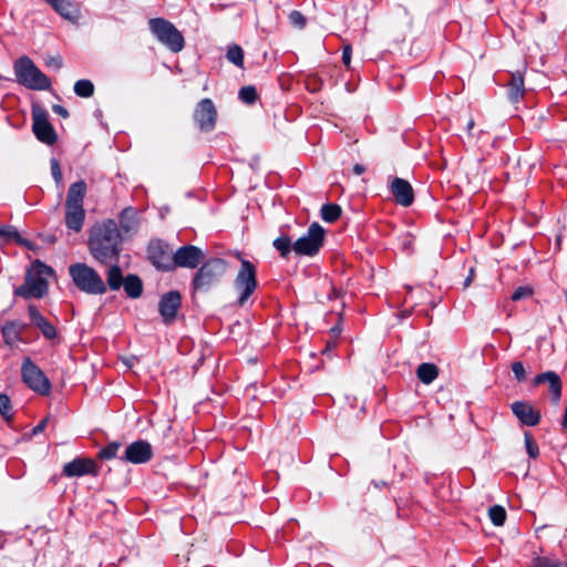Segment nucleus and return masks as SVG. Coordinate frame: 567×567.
Returning <instances> with one entry per match:
<instances>
[{
	"mask_svg": "<svg viewBox=\"0 0 567 567\" xmlns=\"http://www.w3.org/2000/svg\"><path fill=\"white\" fill-rule=\"evenodd\" d=\"M74 92L80 97H91L94 94V85L90 80H79L74 84Z\"/></svg>",
	"mask_w": 567,
	"mask_h": 567,
	"instance_id": "obj_31",
	"label": "nucleus"
},
{
	"mask_svg": "<svg viewBox=\"0 0 567 567\" xmlns=\"http://www.w3.org/2000/svg\"><path fill=\"white\" fill-rule=\"evenodd\" d=\"M547 382L548 391L551 395V402L558 405L561 396V380L559 375L554 371H547L535 377L534 384L539 385Z\"/></svg>",
	"mask_w": 567,
	"mask_h": 567,
	"instance_id": "obj_20",
	"label": "nucleus"
},
{
	"mask_svg": "<svg viewBox=\"0 0 567 567\" xmlns=\"http://www.w3.org/2000/svg\"><path fill=\"white\" fill-rule=\"evenodd\" d=\"M205 258L203 250L193 245L179 247L173 255L172 270L176 268H197Z\"/></svg>",
	"mask_w": 567,
	"mask_h": 567,
	"instance_id": "obj_12",
	"label": "nucleus"
},
{
	"mask_svg": "<svg viewBox=\"0 0 567 567\" xmlns=\"http://www.w3.org/2000/svg\"><path fill=\"white\" fill-rule=\"evenodd\" d=\"M324 241V229L318 223H312L307 233L298 238L292 246L298 256L312 257L317 255Z\"/></svg>",
	"mask_w": 567,
	"mask_h": 567,
	"instance_id": "obj_8",
	"label": "nucleus"
},
{
	"mask_svg": "<svg viewBox=\"0 0 567 567\" xmlns=\"http://www.w3.org/2000/svg\"><path fill=\"white\" fill-rule=\"evenodd\" d=\"M533 567H567V561L546 556H537L533 559Z\"/></svg>",
	"mask_w": 567,
	"mask_h": 567,
	"instance_id": "obj_33",
	"label": "nucleus"
},
{
	"mask_svg": "<svg viewBox=\"0 0 567 567\" xmlns=\"http://www.w3.org/2000/svg\"><path fill=\"white\" fill-rule=\"evenodd\" d=\"M45 65L48 68H53L55 70H60L63 66V60L60 55L49 56L45 60Z\"/></svg>",
	"mask_w": 567,
	"mask_h": 567,
	"instance_id": "obj_43",
	"label": "nucleus"
},
{
	"mask_svg": "<svg viewBox=\"0 0 567 567\" xmlns=\"http://www.w3.org/2000/svg\"><path fill=\"white\" fill-rule=\"evenodd\" d=\"M175 251L169 245L162 240H152L147 248L148 258L152 264L161 270L172 271V259Z\"/></svg>",
	"mask_w": 567,
	"mask_h": 567,
	"instance_id": "obj_14",
	"label": "nucleus"
},
{
	"mask_svg": "<svg viewBox=\"0 0 567 567\" xmlns=\"http://www.w3.org/2000/svg\"><path fill=\"white\" fill-rule=\"evenodd\" d=\"M28 312L32 324L35 326L47 339L51 340L56 337L55 328L40 313L35 306L30 305Z\"/></svg>",
	"mask_w": 567,
	"mask_h": 567,
	"instance_id": "obj_22",
	"label": "nucleus"
},
{
	"mask_svg": "<svg viewBox=\"0 0 567 567\" xmlns=\"http://www.w3.org/2000/svg\"><path fill=\"white\" fill-rule=\"evenodd\" d=\"M120 226L124 233H131L137 229L138 221L135 209L127 207L122 210L120 216Z\"/></svg>",
	"mask_w": 567,
	"mask_h": 567,
	"instance_id": "obj_25",
	"label": "nucleus"
},
{
	"mask_svg": "<svg viewBox=\"0 0 567 567\" xmlns=\"http://www.w3.org/2000/svg\"><path fill=\"white\" fill-rule=\"evenodd\" d=\"M152 456V445L144 440H138L126 447L123 460L132 464H142L148 462Z\"/></svg>",
	"mask_w": 567,
	"mask_h": 567,
	"instance_id": "obj_16",
	"label": "nucleus"
},
{
	"mask_svg": "<svg viewBox=\"0 0 567 567\" xmlns=\"http://www.w3.org/2000/svg\"><path fill=\"white\" fill-rule=\"evenodd\" d=\"M524 439L527 454L529 455V457L536 458L539 454V449L533 435L529 432H525Z\"/></svg>",
	"mask_w": 567,
	"mask_h": 567,
	"instance_id": "obj_37",
	"label": "nucleus"
},
{
	"mask_svg": "<svg viewBox=\"0 0 567 567\" xmlns=\"http://www.w3.org/2000/svg\"><path fill=\"white\" fill-rule=\"evenodd\" d=\"M475 126V122L473 118H470L467 124H466V130H467V135H468V138L472 140L473 135H472V130L474 128Z\"/></svg>",
	"mask_w": 567,
	"mask_h": 567,
	"instance_id": "obj_49",
	"label": "nucleus"
},
{
	"mask_svg": "<svg viewBox=\"0 0 567 567\" xmlns=\"http://www.w3.org/2000/svg\"><path fill=\"white\" fill-rule=\"evenodd\" d=\"M512 371L517 381L522 382L526 379V371L520 361H515L512 363Z\"/></svg>",
	"mask_w": 567,
	"mask_h": 567,
	"instance_id": "obj_41",
	"label": "nucleus"
},
{
	"mask_svg": "<svg viewBox=\"0 0 567 567\" xmlns=\"http://www.w3.org/2000/svg\"><path fill=\"white\" fill-rule=\"evenodd\" d=\"M182 303V296L178 291L164 293L158 303V310L165 323H172Z\"/></svg>",
	"mask_w": 567,
	"mask_h": 567,
	"instance_id": "obj_15",
	"label": "nucleus"
},
{
	"mask_svg": "<svg viewBox=\"0 0 567 567\" xmlns=\"http://www.w3.org/2000/svg\"><path fill=\"white\" fill-rule=\"evenodd\" d=\"M85 194L86 183L82 179L71 184L66 194L65 225L75 233L81 231L84 224L85 210L83 208V200Z\"/></svg>",
	"mask_w": 567,
	"mask_h": 567,
	"instance_id": "obj_3",
	"label": "nucleus"
},
{
	"mask_svg": "<svg viewBox=\"0 0 567 567\" xmlns=\"http://www.w3.org/2000/svg\"><path fill=\"white\" fill-rule=\"evenodd\" d=\"M391 193L398 204L409 207L414 200V192L410 183L403 178L395 177L391 183Z\"/></svg>",
	"mask_w": 567,
	"mask_h": 567,
	"instance_id": "obj_19",
	"label": "nucleus"
},
{
	"mask_svg": "<svg viewBox=\"0 0 567 567\" xmlns=\"http://www.w3.org/2000/svg\"><path fill=\"white\" fill-rule=\"evenodd\" d=\"M62 473L68 477H80L87 474L96 475V463L89 457H78L64 464Z\"/></svg>",
	"mask_w": 567,
	"mask_h": 567,
	"instance_id": "obj_17",
	"label": "nucleus"
},
{
	"mask_svg": "<svg viewBox=\"0 0 567 567\" xmlns=\"http://www.w3.org/2000/svg\"><path fill=\"white\" fill-rule=\"evenodd\" d=\"M148 27L154 37L172 52H179L185 47V39L181 31L164 18H153Z\"/></svg>",
	"mask_w": 567,
	"mask_h": 567,
	"instance_id": "obj_7",
	"label": "nucleus"
},
{
	"mask_svg": "<svg viewBox=\"0 0 567 567\" xmlns=\"http://www.w3.org/2000/svg\"><path fill=\"white\" fill-rule=\"evenodd\" d=\"M561 426H563V429H567V406L565 408Z\"/></svg>",
	"mask_w": 567,
	"mask_h": 567,
	"instance_id": "obj_52",
	"label": "nucleus"
},
{
	"mask_svg": "<svg viewBox=\"0 0 567 567\" xmlns=\"http://www.w3.org/2000/svg\"><path fill=\"white\" fill-rule=\"evenodd\" d=\"M52 110H53V112H54L55 114H58V115H60V116H62V117H64V118L69 117V115H70V114H69V112H68V110H66L64 106L59 105V104H54V105L52 106Z\"/></svg>",
	"mask_w": 567,
	"mask_h": 567,
	"instance_id": "obj_47",
	"label": "nucleus"
},
{
	"mask_svg": "<svg viewBox=\"0 0 567 567\" xmlns=\"http://www.w3.org/2000/svg\"><path fill=\"white\" fill-rule=\"evenodd\" d=\"M3 339L7 343L11 344L18 339V331L16 324L10 322L6 323L2 328Z\"/></svg>",
	"mask_w": 567,
	"mask_h": 567,
	"instance_id": "obj_38",
	"label": "nucleus"
},
{
	"mask_svg": "<svg viewBox=\"0 0 567 567\" xmlns=\"http://www.w3.org/2000/svg\"><path fill=\"white\" fill-rule=\"evenodd\" d=\"M0 238H2L6 241L14 240L18 244L29 247L28 240L22 239L18 230L13 226H0Z\"/></svg>",
	"mask_w": 567,
	"mask_h": 567,
	"instance_id": "obj_29",
	"label": "nucleus"
},
{
	"mask_svg": "<svg viewBox=\"0 0 567 567\" xmlns=\"http://www.w3.org/2000/svg\"><path fill=\"white\" fill-rule=\"evenodd\" d=\"M111 264L112 265L106 272L105 285L106 289L110 288L112 291H116L122 287L125 278L123 277L122 269L120 268V266L116 262Z\"/></svg>",
	"mask_w": 567,
	"mask_h": 567,
	"instance_id": "obj_24",
	"label": "nucleus"
},
{
	"mask_svg": "<svg viewBox=\"0 0 567 567\" xmlns=\"http://www.w3.org/2000/svg\"><path fill=\"white\" fill-rule=\"evenodd\" d=\"M11 400L7 394H0V414L4 417L6 421L12 420L11 414Z\"/></svg>",
	"mask_w": 567,
	"mask_h": 567,
	"instance_id": "obj_36",
	"label": "nucleus"
},
{
	"mask_svg": "<svg viewBox=\"0 0 567 567\" xmlns=\"http://www.w3.org/2000/svg\"><path fill=\"white\" fill-rule=\"evenodd\" d=\"M272 245L276 248V250H278L280 257L282 258H288L291 250H293V244L288 235L279 236L274 240Z\"/></svg>",
	"mask_w": 567,
	"mask_h": 567,
	"instance_id": "obj_28",
	"label": "nucleus"
},
{
	"mask_svg": "<svg viewBox=\"0 0 567 567\" xmlns=\"http://www.w3.org/2000/svg\"><path fill=\"white\" fill-rule=\"evenodd\" d=\"M52 274L51 267L35 260L25 274L24 284L14 290V295L24 299L42 298L49 287L47 278Z\"/></svg>",
	"mask_w": 567,
	"mask_h": 567,
	"instance_id": "obj_2",
	"label": "nucleus"
},
{
	"mask_svg": "<svg viewBox=\"0 0 567 567\" xmlns=\"http://www.w3.org/2000/svg\"><path fill=\"white\" fill-rule=\"evenodd\" d=\"M525 93L524 78L519 72L512 73L511 81L508 83V97L512 102H518Z\"/></svg>",
	"mask_w": 567,
	"mask_h": 567,
	"instance_id": "obj_23",
	"label": "nucleus"
},
{
	"mask_svg": "<svg viewBox=\"0 0 567 567\" xmlns=\"http://www.w3.org/2000/svg\"><path fill=\"white\" fill-rule=\"evenodd\" d=\"M488 516L495 526H503L506 519V512L502 506L495 505L489 508Z\"/></svg>",
	"mask_w": 567,
	"mask_h": 567,
	"instance_id": "obj_34",
	"label": "nucleus"
},
{
	"mask_svg": "<svg viewBox=\"0 0 567 567\" xmlns=\"http://www.w3.org/2000/svg\"><path fill=\"white\" fill-rule=\"evenodd\" d=\"M419 380L424 384L432 383L439 375V369L434 363H422L416 369Z\"/></svg>",
	"mask_w": 567,
	"mask_h": 567,
	"instance_id": "obj_26",
	"label": "nucleus"
},
{
	"mask_svg": "<svg viewBox=\"0 0 567 567\" xmlns=\"http://www.w3.org/2000/svg\"><path fill=\"white\" fill-rule=\"evenodd\" d=\"M87 245L91 255L100 264L117 262L122 237L115 220L106 219L95 225L90 231Z\"/></svg>",
	"mask_w": 567,
	"mask_h": 567,
	"instance_id": "obj_1",
	"label": "nucleus"
},
{
	"mask_svg": "<svg viewBox=\"0 0 567 567\" xmlns=\"http://www.w3.org/2000/svg\"><path fill=\"white\" fill-rule=\"evenodd\" d=\"M47 423H48V417L43 419L37 426H34L33 430H32V433L34 435H37V434L43 432V430L45 429Z\"/></svg>",
	"mask_w": 567,
	"mask_h": 567,
	"instance_id": "obj_48",
	"label": "nucleus"
},
{
	"mask_svg": "<svg viewBox=\"0 0 567 567\" xmlns=\"http://www.w3.org/2000/svg\"><path fill=\"white\" fill-rule=\"evenodd\" d=\"M341 215V208L337 204H326L321 207V218L327 223L336 221Z\"/></svg>",
	"mask_w": 567,
	"mask_h": 567,
	"instance_id": "obj_30",
	"label": "nucleus"
},
{
	"mask_svg": "<svg viewBox=\"0 0 567 567\" xmlns=\"http://www.w3.org/2000/svg\"><path fill=\"white\" fill-rule=\"evenodd\" d=\"M364 171H365V167L361 164H355L353 166V173L357 175H361L362 173H364Z\"/></svg>",
	"mask_w": 567,
	"mask_h": 567,
	"instance_id": "obj_50",
	"label": "nucleus"
},
{
	"mask_svg": "<svg viewBox=\"0 0 567 567\" xmlns=\"http://www.w3.org/2000/svg\"><path fill=\"white\" fill-rule=\"evenodd\" d=\"M513 414L527 426H535L540 421V412L527 402V401H515L511 405Z\"/></svg>",
	"mask_w": 567,
	"mask_h": 567,
	"instance_id": "obj_18",
	"label": "nucleus"
},
{
	"mask_svg": "<svg viewBox=\"0 0 567 567\" xmlns=\"http://www.w3.org/2000/svg\"><path fill=\"white\" fill-rule=\"evenodd\" d=\"M120 446H121V444L117 442L110 443L104 449H102L100 451L99 455L101 458H105V460L113 458L116 455Z\"/></svg>",
	"mask_w": 567,
	"mask_h": 567,
	"instance_id": "obj_39",
	"label": "nucleus"
},
{
	"mask_svg": "<svg viewBox=\"0 0 567 567\" xmlns=\"http://www.w3.org/2000/svg\"><path fill=\"white\" fill-rule=\"evenodd\" d=\"M533 290L529 287H518L512 295V300L517 301L532 296Z\"/></svg>",
	"mask_w": 567,
	"mask_h": 567,
	"instance_id": "obj_42",
	"label": "nucleus"
},
{
	"mask_svg": "<svg viewBox=\"0 0 567 567\" xmlns=\"http://www.w3.org/2000/svg\"><path fill=\"white\" fill-rule=\"evenodd\" d=\"M227 271V262L220 258H213L202 265L196 271L192 286L194 291H208L216 286Z\"/></svg>",
	"mask_w": 567,
	"mask_h": 567,
	"instance_id": "obj_6",
	"label": "nucleus"
},
{
	"mask_svg": "<svg viewBox=\"0 0 567 567\" xmlns=\"http://www.w3.org/2000/svg\"><path fill=\"white\" fill-rule=\"evenodd\" d=\"M194 121L200 131L210 132L217 122V110L210 99L199 101L194 110Z\"/></svg>",
	"mask_w": 567,
	"mask_h": 567,
	"instance_id": "obj_13",
	"label": "nucleus"
},
{
	"mask_svg": "<svg viewBox=\"0 0 567 567\" xmlns=\"http://www.w3.org/2000/svg\"><path fill=\"white\" fill-rule=\"evenodd\" d=\"M69 275L76 288L87 295H104L106 292V285L100 274L86 264L71 265Z\"/></svg>",
	"mask_w": 567,
	"mask_h": 567,
	"instance_id": "obj_5",
	"label": "nucleus"
},
{
	"mask_svg": "<svg viewBox=\"0 0 567 567\" xmlns=\"http://www.w3.org/2000/svg\"><path fill=\"white\" fill-rule=\"evenodd\" d=\"M475 276H476L475 268H474V267H471V268L468 269V274H467V276H466V278H465V280H464V282H463L464 288H467V287H470V286H471V284L473 282V280H474Z\"/></svg>",
	"mask_w": 567,
	"mask_h": 567,
	"instance_id": "obj_46",
	"label": "nucleus"
},
{
	"mask_svg": "<svg viewBox=\"0 0 567 567\" xmlns=\"http://www.w3.org/2000/svg\"><path fill=\"white\" fill-rule=\"evenodd\" d=\"M351 52H352V49H351V45L350 44H347L343 47V51H342V61L344 63V65L347 68H350V63H351Z\"/></svg>",
	"mask_w": 567,
	"mask_h": 567,
	"instance_id": "obj_45",
	"label": "nucleus"
},
{
	"mask_svg": "<svg viewBox=\"0 0 567 567\" xmlns=\"http://www.w3.org/2000/svg\"><path fill=\"white\" fill-rule=\"evenodd\" d=\"M18 83L30 90L44 91L51 87V80L27 55L19 58L13 65Z\"/></svg>",
	"mask_w": 567,
	"mask_h": 567,
	"instance_id": "obj_4",
	"label": "nucleus"
},
{
	"mask_svg": "<svg viewBox=\"0 0 567 567\" xmlns=\"http://www.w3.org/2000/svg\"><path fill=\"white\" fill-rule=\"evenodd\" d=\"M32 132L43 144L53 145L58 141V134L49 121V114L40 105H32Z\"/></svg>",
	"mask_w": 567,
	"mask_h": 567,
	"instance_id": "obj_10",
	"label": "nucleus"
},
{
	"mask_svg": "<svg viewBox=\"0 0 567 567\" xmlns=\"http://www.w3.org/2000/svg\"><path fill=\"white\" fill-rule=\"evenodd\" d=\"M331 333H332L333 337H338L340 334V329L334 327V328L331 329Z\"/></svg>",
	"mask_w": 567,
	"mask_h": 567,
	"instance_id": "obj_54",
	"label": "nucleus"
},
{
	"mask_svg": "<svg viewBox=\"0 0 567 567\" xmlns=\"http://www.w3.org/2000/svg\"><path fill=\"white\" fill-rule=\"evenodd\" d=\"M289 21L292 25L302 29L306 25V18L300 11L293 10L289 14Z\"/></svg>",
	"mask_w": 567,
	"mask_h": 567,
	"instance_id": "obj_40",
	"label": "nucleus"
},
{
	"mask_svg": "<svg viewBox=\"0 0 567 567\" xmlns=\"http://www.w3.org/2000/svg\"><path fill=\"white\" fill-rule=\"evenodd\" d=\"M226 58L229 62H231L236 66L243 68L244 51L239 45H237V44L230 45L227 50Z\"/></svg>",
	"mask_w": 567,
	"mask_h": 567,
	"instance_id": "obj_32",
	"label": "nucleus"
},
{
	"mask_svg": "<svg viewBox=\"0 0 567 567\" xmlns=\"http://www.w3.org/2000/svg\"><path fill=\"white\" fill-rule=\"evenodd\" d=\"M340 290H338L336 287H331V295H329V298H339L340 297Z\"/></svg>",
	"mask_w": 567,
	"mask_h": 567,
	"instance_id": "obj_51",
	"label": "nucleus"
},
{
	"mask_svg": "<svg viewBox=\"0 0 567 567\" xmlns=\"http://www.w3.org/2000/svg\"><path fill=\"white\" fill-rule=\"evenodd\" d=\"M51 173L56 183H60L62 179V173L60 168V164L55 158L51 159Z\"/></svg>",
	"mask_w": 567,
	"mask_h": 567,
	"instance_id": "obj_44",
	"label": "nucleus"
},
{
	"mask_svg": "<svg viewBox=\"0 0 567 567\" xmlns=\"http://www.w3.org/2000/svg\"><path fill=\"white\" fill-rule=\"evenodd\" d=\"M374 486H375L377 488H381V487L386 486V483H385L384 481L374 482Z\"/></svg>",
	"mask_w": 567,
	"mask_h": 567,
	"instance_id": "obj_53",
	"label": "nucleus"
},
{
	"mask_svg": "<svg viewBox=\"0 0 567 567\" xmlns=\"http://www.w3.org/2000/svg\"><path fill=\"white\" fill-rule=\"evenodd\" d=\"M122 286L130 298H137L142 295L143 284L136 275L126 276Z\"/></svg>",
	"mask_w": 567,
	"mask_h": 567,
	"instance_id": "obj_27",
	"label": "nucleus"
},
{
	"mask_svg": "<svg viewBox=\"0 0 567 567\" xmlns=\"http://www.w3.org/2000/svg\"><path fill=\"white\" fill-rule=\"evenodd\" d=\"M21 374L23 382L34 392L47 395L50 393L51 383L44 375L42 370L32 362L29 358H25L22 367Z\"/></svg>",
	"mask_w": 567,
	"mask_h": 567,
	"instance_id": "obj_11",
	"label": "nucleus"
},
{
	"mask_svg": "<svg viewBox=\"0 0 567 567\" xmlns=\"http://www.w3.org/2000/svg\"><path fill=\"white\" fill-rule=\"evenodd\" d=\"M257 97H258L257 91H256L255 86H252V85L243 86L239 91V99L244 103L252 104L256 102Z\"/></svg>",
	"mask_w": 567,
	"mask_h": 567,
	"instance_id": "obj_35",
	"label": "nucleus"
},
{
	"mask_svg": "<svg viewBox=\"0 0 567 567\" xmlns=\"http://www.w3.org/2000/svg\"><path fill=\"white\" fill-rule=\"evenodd\" d=\"M65 20L76 22L81 16L79 3L73 0H44Z\"/></svg>",
	"mask_w": 567,
	"mask_h": 567,
	"instance_id": "obj_21",
	"label": "nucleus"
},
{
	"mask_svg": "<svg viewBox=\"0 0 567 567\" xmlns=\"http://www.w3.org/2000/svg\"><path fill=\"white\" fill-rule=\"evenodd\" d=\"M240 260V269L235 278V288L239 291L238 305L243 306L257 288L256 267L249 260Z\"/></svg>",
	"mask_w": 567,
	"mask_h": 567,
	"instance_id": "obj_9",
	"label": "nucleus"
}]
</instances>
